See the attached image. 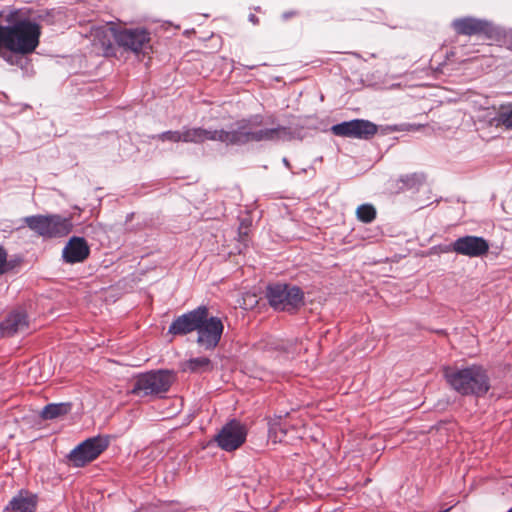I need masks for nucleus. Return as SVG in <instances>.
<instances>
[{
	"instance_id": "nucleus-24",
	"label": "nucleus",
	"mask_w": 512,
	"mask_h": 512,
	"mask_svg": "<svg viewBox=\"0 0 512 512\" xmlns=\"http://www.w3.org/2000/svg\"><path fill=\"white\" fill-rule=\"evenodd\" d=\"M211 367V361L207 357L194 358V371L197 369L208 370Z\"/></svg>"
},
{
	"instance_id": "nucleus-12",
	"label": "nucleus",
	"mask_w": 512,
	"mask_h": 512,
	"mask_svg": "<svg viewBox=\"0 0 512 512\" xmlns=\"http://www.w3.org/2000/svg\"><path fill=\"white\" fill-rule=\"evenodd\" d=\"M489 247L488 241L483 237L466 235L456 239L443 251H453L457 254L473 258L485 255L488 252Z\"/></svg>"
},
{
	"instance_id": "nucleus-19",
	"label": "nucleus",
	"mask_w": 512,
	"mask_h": 512,
	"mask_svg": "<svg viewBox=\"0 0 512 512\" xmlns=\"http://www.w3.org/2000/svg\"><path fill=\"white\" fill-rule=\"evenodd\" d=\"M401 189L413 190L418 189L424 182L425 176L422 173H412L401 176Z\"/></svg>"
},
{
	"instance_id": "nucleus-5",
	"label": "nucleus",
	"mask_w": 512,
	"mask_h": 512,
	"mask_svg": "<svg viewBox=\"0 0 512 512\" xmlns=\"http://www.w3.org/2000/svg\"><path fill=\"white\" fill-rule=\"evenodd\" d=\"M23 221L30 230L45 238L63 237L72 230L71 221L60 215H32Z\"/></svg>"
},
{
	"instance_id": "nucleus-33",
	"label": "nucleus",
	"mask_w": 512,
	"mask_h": 512,
	"mask_svg": "<svg viewBox=\"0 0 512 512\" xmlns=\"http://www.w3.org/2000/svg\"><path fill=\"white\" fill-rule=\"evenodd\" d=\"M283 16H284V18H287V17H290V14L285 13Z\"/></svg>"
},
{
	"instance_id": "nucleus-32",
	"label": "nucleus",
	"mask_w": 512,
	"mask_h": 512,
	"mask_svg": "<svg viewBox=\"0 0 512 512\" xmlns=\"http://www.w3.org/2000/svg\"><path fill=\"white\" fill-rule=\"evenodd\" d=\"M248 69H253L255 68L256 66L255 65H251V66H246Z\"/></svg>"
},
{
	"instance_id": "nucleus-8",
	"label": "nucleus",
	"mask_w": 512,
	"mask_h": 512,
	"mask_svg": "<svg viewBox=\"0 0 512 512\" xmlns=\"http://www.w3.org/2000/svg\"><path fill=\"white\" fill-rule=\"evenodd\" d=\"M109 445L107 437H92L78 446L69 453V460L76 467H83L95 460Z\"/></svg>"
},
{
	"instance_id": "nucleus-26",
	"label": "nucleus",
	"mask_w": 512,
	"mask_h": 512,
	"mask_svg": "<svg viewBox=\"0 0 512 512\" xmlns=\"http://www.w3.org/2000/svg\"><path fill=\"white\" fill-rule=\"evenodd\" d=\"M422 127V125H415V124H402L399 126H395V131H411V130H418Z\"/></svg>"
},
{
	"instance_id": "nucleus-2",
	"label": "nucleus",
	"mask_w": 512,
	"mask_h": 512,
	"mask_svg": "<svg viewBox=\"0 0 512 512\" xmlns=\"http://www.w3.org/2000/svg\"><path fill=\"white\" fill-rule=\"evenodd\" d=\"M41 35L40 25L29 19H16L10 12L3 21L0 15V50L3 48L20 55L35 51Z\"/></svg>"
},
{
	"instance_id": "nucleus-7",
	"label": "nucleus",
	"mask_w": 512,
	"mask_h": 512,
	"mask_svg": "<svg viewBox=\"0 0 512 512\" xmlns=\"http://www.w3.org/2000/svg\"><path fill=\"white\" fill-rule=\"evenodd\" d=\"M452 27L460 35H477L488 40L499 39L503 35L500 27L485 19L463 17L453 20Z\"/></svg>"
},
{
	"instance_id": "nucleus-4",
	"label": "nucleus",
	"mask_w": 512,
	"mask_h": 512,
	"mask_svg": "<svg viewBox=\"0 0 512 512\" xmlns=\"http://www.w3.org/2000/svg\"><path fill=\"white\" fill-rule=\"evenodd\" d=\"M266 298L277 311L294 312L304 304V292L296 285L273 283L267 286Z\"/></svg>"
},
{
	"instance_id": "nucleus-6",
	"label": "nucleus",
	"mask_w": 512,
	"mask_h": 512,
	"mask_svg": "<svg viewBox=\"0 0 512 512\" xmlns=\"http://www.w3.org/2000/svg\"><path fill=\"white\" fill-rule=\"evenodd\" d=\"M173 382L168 370L150 371L140 374L133 384L132 393L141 397L160 396L166 393Z\"/></svg>"
},
{
	"instance_id": "nucleus-27",
	"label": "nucleus",
	"mask_w": 512,
	"mask_h": 512,
	"mask_svg": "<svg viewBox=\"0 0 512 512\" xmlns=\"http://www.w3.org/2000/svg\"><path fill=\"white\" fill-rule=\"evenodd\" d=\"M249 20H250L253 24L258 23V18H257L254 14H250V15H249Z\"/></svg>"
},
{
	"instance_id": "nucleus-31",
	"label": "nucleus",
	"mask_w": 512,
	"mask_h": 512,
	"mask_svg": "<svg viewBox=\"0 0 512 512\" xmlns=\"http://www.w3.org/2000/svg\"><path fill=\"white\" fill-rule=\"evenodd\" d=\"M187 365H192V359L187 360Z\"/></svg>"
},
{
	"instance_id": "nucleus-17",
	"label": "nucleus",
	"mask_w": 512,
	"mask_h": 512,
	"mask_svg": "<svg viewBox=\"0 0 512 512\" xmlns=\"http://www.w3.org/2000/svg\"><path fill=\"white\" fill-rule=\"evenodd\" d=\"M70 411L71 403H50L41 410L40 416L44 420H53L67 415Z\"/></svg>"
},
{
	"instance_id": "nucleus-25",
	"label": "nucleus",
	"mask_w": 512,
	"mask_h": 512,
	"mask_svg": "<svg viewBox=\"0 0 512 512\" xmlns=\"http://www.w3.org/2000/svg\"><path fill=\"white\" fill-rule=\"evenodd\" d=\"M8 270L9 265L7 262V252L2 246H0V275L4 274Z\"/></svg>"
},
{
	"instance_id": "nucleus-11",
	"label": "nucleus",
	"mask_w": 512,
	"mask_h": 512,
	"mask_svg": "<svg viewBox=\"0 0 512 512\" xmlns=\"http://www.w3.org/2000/svg\"><path fill=\"white\" fill-rule=\"evenodd\" d=\"M331 131L336 136L369 139L377 133V126L368 120L354 119L333 125Z\"/></svg>"
},
{
	"instance_id": "nucleus-23",
	"label": "nucleus",
	"mask_w": 512,
	"mask_h": 512,
	"mask_svg": "<svg viewBox=\"0 0 512 512\" xmlns=\"http://www.w3.org/2000/svg\"><path fill=\"white\" fill-rule=\"evenodd\" d=\"M213 316H210L209 309L205 305H201L194 309V328H196V323L202 321H208Z\"/></svg>"
},
{
	"instance_id": "nucleus-18",
	"label": "nucleus",
	"mask_w": 512,
	"mask_h": 512,
	"mask_svg": "<svg viewBox=\"0 0 512 512\" xmlns=\"http://www.w3.org/2000/svg\"><path fill=\"white\" fill-rule=\"evenodd\" d=\"M192 332V312L178 317L169 327V333L183 335Z\"/></svg>"
},
{
	"instance_id": "nucleus-14",
	"label": "nucleus",
	"mask_w": 512,
	"mask_h": 512,
	"mask_svg": "<svg viewBox=\"0 0 512 512\" xmlns=\"http://www.w3.org/2000/svg\"><path fill=\"white\" fill-rule=\"evenodd\" d=\"M29 329V320L25 310L19 308L10 312L0 323V338L25 333Z\"/></svg>"
},
{
	"instance_id": "nucleus-20",
	"label": "nucleus",
	"mask_w": 512,
	"mask_h": 512,
	"mask_svg": "<svg viewBox=\"0 0 512 512\" xmlns=\"http://www.w3.org/2000/svg\"><path fill=\"white\" fill-rule=\"evenodd\" d=\"M157 138L162 141H171V142H178V141L190 142V141H192L191 133L189 130H185L183 132L166 131V132H163V133L157 135Z\"/></svg>"
},
{
	"instance_id": "nucleus-13",
	"label": "nucleus",
	"mask_w": 512,
	"mask_h": 512,
	"mask_svg": "<svg viewBox=\"0 0 512 512\" xmlns=\"http://www.w3.org/2000/svg\"><path fill=\"white\" fill-rule=\"evenodd\" d=\"M113 32V36L120 46L135 53H139L149 43V33L144 29H129Z\"/></svg>"
},
{
	"instance_id": "nucleus-28",
	"label": "nucleus",
	"mask_w": 512,
	"mask_h": 512,
	"mask_svg": "<svg viewBox=\"0 0 512 512\" xmlns=\"http://www.w3.org/2000/svg\"><path fill=\"white\" fill-rule=\"evenodd\" d=\"M282 162H283V164H284L287 168H290V163H289V161H288V159H287L286 157H284V158L282 159Z\"/></svg>"
},
{
	"instance_id": "nucleus-29",
	"label": "nucleus",
	"mask_w": 512,
	"mask_h": 512,
	"mask_svg": "<svg viewBox=\"0 0 512 512\" xmlns=\"http://www.w3.org/2000/svg\"><path fill=\"white\" fill-rule=\"evenodd\" d=\"M102 45H103V46H107V48H110V47H111V42H110V40L108 39V40H107V42H106V41H103V42H102Z\"/></svg>"
},
{
	"instance_id": "nucleus-16",
	"label": "nucleus",
	"mask_w": 512,
	"mask_h": 512,
	"mask_svg": "<svg viewBox=\"0 0 512 512\" xmlns=\"http://www.w3.org/2000/svg\"><path fill=\"white\" fill-rule=\"evenodd\" d=\"M36 507L37 496L28 491L21 490L10 500L6 509L13 512H35Z\"/></svg>"
},
{
	"instance_id": "nucleus-21",
	"label": "nucleus",
	"mask_w": 512,
	"mask_h": 512,
	"mask_svg": "<svg viewBox=\"0 0 512 512\" xmlns=\"http://www.w3.org/2000/svg\"><path fill=\"white\" fill-rule=\"evenodd\" d=\"M356 216L363 223H370L376 218V209L371 204H362L356 210Z\"/></svg>"
},
{
	"instance_id": "nucleus-22",
	"label": "nucleus",
	"mask_w": 512,
	"mask_h": 512,
	"mask_svg": "<svg viewBox=\"0 0 512 512\" xmlns=\"http://www.w3.org/2000/svg\"><path fill=\"white\" fill-rule=\"evenodd\" d=\"M498 121L507 129H512V104L501 108L498 113Z\"/></svg>"
},
{
	"instance_id": "nucleus-9",
	"label": "nucleus",
	"mask_w": 512,
	"mask_h": 512,
	"mask_svg": "<svg viewBox=\"0 0 512 512\" xmlns=\"http://www.w3.org/2000/svg\"><path fill=\"white\" fill-rule=\"evenodd\" d=\"M224 325L219 317L196 323L194 332L197 334L196 343L205 350L217 347L223 334Z\"/></svg>"
},
{
	"instance_id": "nucleus-3",
	"label": "nucleus",
	"mask_w": 512,
	"mask_h": 512,
	"mask_svg": "<svg viewBox=\"0 0 512 512\" xmlns=\"http://www.w3.org/2000/svg\"><path fill=\"white\" fill-rule=\"evenodd\" d=\"M444 377L451 388L463 396L481 397L490 389V378L486 369L480 365L447 367L444 369Z\"/></svg>"
},
{
	"instance_id": "nucleus-10",
	"label": "nucleus",
	"mask_w": 512,
	"mask_h": 512,
	"mask_svg": "<svg viewBox=\"0 0 512 512\" xmlns=\"http://www.w3.org/2000/svg\"><path fill=\"white\" fill-rule=\"evenodd\" d=\"M246 436L245 425L233 419L221 428L215 440L221 449L230 452L238 449L245 442Z\"/></svg>"
},
{
	"instance_id": "nucleus-34",
	"label": "nucleus",
	"mask_w": 512,
	"mask_h": 512,
	"mask_svg": "<svg viewBox=\"0 0 512 512\" xmlns=\"http://www.w3.org/2000/svg\"><path fill=\"white\" fill-rule=\"evenodd\" d=\"M507 512H512V507Z\"/></svg>"
},
{
	"instance_id": "nucleus-1",
	"label": "nucleus",
	"mask_w": 512,
	"mask_h": 512,
	"mask_svg": "<svg viewBox=\"0 0 512 512\" xmlns=\"http://www.w3.org/2000/svg\"><path fill=\"white\" fill-rule=\"evenodd\" d=\"M258 119L255 117L253 120H244L239 123L237 129L231 131L194 129V142L209 139L226 144L241 145L248 142L278 141L290 138V131L287 127L278 125L272 128H258L261 124Z\"/></svg>"
},
{
	"instance_id": "nucleus-30",
	"label": "nucleus",
	"mask_w": 512,
	"mask_h": 512,
	"mask_svg": "<svg viewBox=\"0 0 512 512\" xmlns=\"http://www.w3.org/2000/svg\"><path fill=\"white\" fill-rule=\"evenodd\" d=\"M272 432L276 433V427H271L270 428V433H272Z\"/></svg>"
},
{
	"instance_id": "nucleus-15",
	"label": "nucleus",
	"mask_w": 512,
	"mask_h": 512,
	"mask_svg": "<svg viewBox=\"0 0 512 512\" xmlns=\"http://www.w3.org/2000/svg\"><path fill=\"white\" fill-rule=\"evenodd\" d=\"M90 254L89 246L83 237H72L62 251L63 260L69 264L81 263Z\"/></svg>"
}]
</instances>
